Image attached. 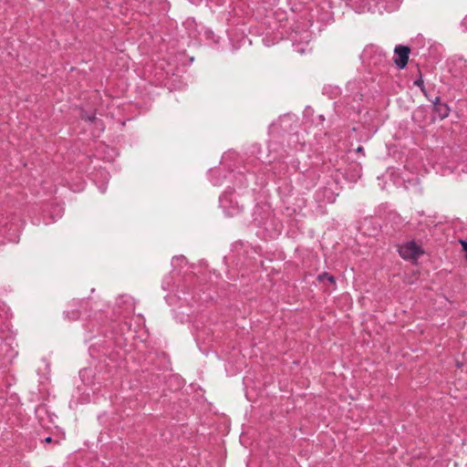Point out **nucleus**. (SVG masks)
I'll use <instances>...</instances> for the list:
<instances>
[{
    "mask_svg": "<svg viewBox=\"0 0 467 467\" xmlns=\"http://www.w3.org/2000/svg\"><path fill=\"white\" fill-rule=\"evenodd\" d=\"M434 110L438 114L440 119H445L449 116L450 109L445 103L433 102Z\"/></svg>",
    "mask_w": 467,
    "mask_h": 467,
    "instance_id": "nucleus-3",
    "label": "nucleus"
},
{
    "mask_svg": "<svg viewBox=\"0 0 467 467\" xmlns=\"http://www.w3.org/2000/svg\"><path fill=\"white\" fill-rule=\"evenodd\" d=\"M95 119H96V118H95V116H94V115H92V116H87V119H88V121H93Z\"/></svg>",
    "mask_w": 467,
    "mask_h": 467,
    "instance_id": "nucleus-6",
    "label": "nucleus"
},
{
    "mask_svg": "<svg viewBox=\"0 0 467 467\" xmlns=\"http://www.w3.org/2000/svg\"><path fill=\"white\" fill-rule=\"evenodd\" d=\"M357 151H358V152H363V148H362V147H358V148L357 149Z\"/></svg>",
    "mask_w": 467,
    "mask_h": 467,
    "instance_id": "nucleus-7",
    "label": "nucleus"
},
{
    "mask_svg": "<svg viewBox=\"0 0 467 467\" xmlns=\"http://www.w3.org/2000/svg\"><path fill=\"white\" fill-rule=\"evenodd\" d=\"M317 278L319 281L327 279L329 283L335 284V277L327 273H323L319 275Z\"/></svg>",
    "mask_w": 467,
    "mask_h": 467,
    "instance_id": "nucleus-4",
    "label": "nucleus"
},
{
    "mask_svg": "<svg viewBox=\"0 0 467 467\" xmlns=\"http://www.w3.org/2000/svg\"><path fill=\"white\" fill-rule=\"evenodd\" d=\"M410 53V48L409 47L401 45L396 46L394 49V63L399 68L402 69L407 66Z\"/></svg>",
    "mask_w": 467,
    "mask_h": 467,
    "instance_id": "nucleus-2",
    "label": "nucleus"
},
{
    "mask_svg": "<svg viewBox=\"0 0 467 467\" xmlns=\"http://www.w3.org/2000/svg\"><path fill=\"white\" fill-rule=\"evenodd\" d=\"M414 85L419 87L421 89V91L423 93H425L424 83H423V79L421 78H420L419 79L415 80L414 81Z\"/></svg>",
    "mask_w": 467,
    "mask_h": 467,
    "instance_id": "nucleus-5",
    "label": "nucleus"
},
{
    "mask_svg": "<svg viewBox=\"0 0 467 467\" xmlns=\"http://www.w3.org/2000/svg\"><path fill=\"white\" fill-rule=\"evenodd\" d=\"M45 441H46L47 442H50V441H52V439H51L50 437H47V438H46V440H45Z\"/></svg>",
    "mask_w": 467,
    "mask_h": 467,
    "instance_id": "nucleus-9",
    "label": "nucleus"
},
{
    "mask_svg": "<svg viewBox=\"0 0 467 467\" xmlns=\"http://www.w3.org/2000/svg\"><path fill=\"white\" fill-rule=\"evenodd\" d=\"M400 255L404 259H417L421 254L420 248L414 242H409L399 248Z\"/></svg>",
    "mask_w": 467,
    "mask_h": 467,
    "instance_id": "nucleus-1",
    "label": "nucleus"
},
{
    "mask_svg": "<svg viewBox=\"0 0 467 467\" xmlns=\"http://www.w3.org/2000/svg\"><path fill=\"white\" fill-rule=\"evenodd\" d=\"M433 102L441 103V100H440V98H439V97H437V98L434 99V101H433Z\"/></svg>",
    "mask_w": 467,
    "mask_h": 467,
    "instance_id": "nucleus-8",
    "label": "nucleus"
}]
</instances>
